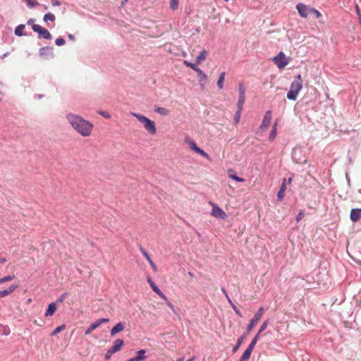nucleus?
<instances>
[{"instance_id": "nucleus-1", "label": "nucleus", "mask_w": 361, "mask_h": 361, "mask_svg": "<svg viewBox=\"0 0 361 361\" xmlns=\"http://www.w3.org/2000/svg\"><path fill=\"white\" fill-rule=\"evenodd\" d=\"M66 119L71 127L80 135L88 137L91 135L93 125L79 115L69 113Z\"/></svg>"}, {"instance_id": "nucleus-2", "label": "nucleus", "mask_w": 361, "mask_h": 361, "mask_svg": "<svg viewBox=\"0 0 361 361\" xmlns=\"http://www.w3.org/2000/svg\"><path fill=\"white\" fill-rule=\"evenodd\" d=\"M264 312V307H259L257 312L255 314L254 317L250 319V322L247 325L246 330L244 334L238 338L235 345L233 348V353H235L238 348L240 347L242 343H243L244 339L247 337L251 330L254 328V326L257 324L259 320L261 319L263 313Z\"/></svg>"}, {"instance_id": "nucleus-3", "label": "nucleus", "mask_w": 361, "mask_h": 361, "mask_svg": "<svg viewBox=\"0 0 361 361\" xmlns=\"http://www.w3.org/2000/svg\"><path fill=\"white\" fill-rule=\"evenodd\" d=\"M131 114L143 124L144 128L149 134L154 135L157 133L156 125L153 121L137 113L132 112Z\"/></svg>"}, {"instance_id": "nucleus-4", "label": "nucleus", "mask_w": 361, "mask_h": 361, "mask_svg": "<svg viewBox=\"0 0 361 361\" xmlns=\"http://www.w3.org/2000/svg\"><path fill=\"white\" fill-rule=\"evenodd\" d=\"M272 60L279 69L283 68L288 63V59L283 51H280Z\"/></svg>"}, {"instance_id": "nucleus-5", "label": "nucleus", "mask_w": 361, "mask_h": 361, "mask_svg": "<svg viewBox=\"0 0 361 361\" xmlns=\"http://www.w3.org/2000/svg\"><path fill=\"white\" fill-rule=\"evenodd\" d=\"M32 30L35 32L38 33V38L39 39H51V35L50 32L43 27L39 25H32Z\"/></svg>"}, {"instance_id": "nucleus-6", "label": "nucleus", "mask_w": 361, "mask_h": 361, "mask_svg": "<svg viewBox=\"0 0 361 361\" xmlns=\"http://www.w3.org/2000/svg\"><path fill=\"white\" fill-rule=\"evenodd\" d=\"M210 204L212 206V209L211 214L218 219H224L226 217V212L219 207H218L216 204L209 202Z\"/></svg>"}, {"instance_id": "nucleus-7", "label": "nucleus", "mask_w": 361, "mask_h": 361, "mask_svg": "<svg viewBox=\"0 0 361 361\" xmlns=\"http://www.w3.org/2000/svg\"><path fill=\"white\" fill-rule=\"evenodd\" d=\"M302 80L301 78V75L298 74L295 78L293 81L292 82L290 85V90L297 92L298 94L300 92V91L302 90Z\"/></svg>"}, {"instance_id": "nucleus-8", "label": "nucleus", "mask_w": 361, "mask_h": 361, "mask_svg": "<svg viewBox=\"0 0 361 361\" xmlns=\"http://www.w3.org/2000/svg\"><path fill=\"white\" fill-rule=\"evenodd\" d=\"M109 322V319L108 318H101L96 321H94L93 323L91 324V325L85 330V334L89 335L93 330L98 328L103 323H107Z\"/></svg>"}, {"instance_id": "nucleus-9", "label": "nucleus", "mask_w": 361, "mask_h": 361, "mask_svg": "<svg viewBox=\"0 0 361 361\" xmlns=\"http://www.w3.org/2000/svg\"><path fill=\"white\" fill-rule=\"evenodd\" d=\"M296 8L300 16L302 18H306L308 15L310 14L311 7L307 6L304 4H298Z\"/></svg>"}, {"instance_id": "nucleus-10", "label": "nucleus", "mask_w": 361, "mask_h": 361, "mask_svg": "<svg viewBox=\"0 0 361 361\" xmlns=\"http://www.w3.org/2000/svg\"><path fill=\"white\" fill-rule=\"evenodd\" d=\"M271 121V111L269 110V111H266V113L264 116L262 122L260 126V128L263 130L264 128L268 127L270 125Z\"/></svg>"}, {"instance_id": "nucleus-11", "label": "nucleus", "mask_w": 361, "mask_h": 361, "mask_svg": "<svg viewBox=\"0 0 361 361\" xmlns=\"http://www.w3.org/2000/svg\"><path fill=\"white\" fill-rule=\"evenodd\" d=\"M39 54L41 56L54 57L53 48L51 47H44L39 49Z\"/></svg>"}, {"instance_id": "nucleus-12", "label": "nucleus", "mask_w": 361, "mask_h": 361, "mask_svg": "<svg viewBox=\"0 0 361 361\" xmlns=\"http://www.w3.org/2000/svg\"><path fill=\"white\" fill-rule=\"evenodd\" d=\"M124 329V324L123 322H118L111 329L110 334L111 336H114L116 334L123 331Z\"/></svg>"}, {"instance_id": "nucleus-13", "label": "nucleus", "mask_w": 361, "mask_h": 361, "mask_svg": "<svg viewBox=\"0 0 361 361\" xmlns=\"http://www.w3.org/2000/svg\"><path fill=\"white\" fill-rule=\"evenodd\" d=\"M350 217L352 221H357L361 218V209H352Z\"/></svg>"}, {"instance_id": "nucleus-14", "label": "nucleus", "mask_w": 361, "mask_h": 361, "mask_svg": "<svg viewBox=\"0 0 361 361\" xmlns=\"http://www.w3.org/2000/svg\"><path fill=\"white\" fill-rule=\"evenodd\" d=\"M124 344V341L121 338H117L114 341L113 345L110 348L113 352L116 353L119 351Z\"/></svg>"}, {"instance_id": "nucleus-15", "label": "nucleus", "mask_w": 361, "mask_h": 361, "mask_svg": "<svg viewBox=\"0 0 361 361\" xmlns=\"http://www.w3.org/2000/svg\"><path fill=\"white\" fill-rule=\"evenodd\" d=\"M140 252L142 254V255L145 257V259L147 260V262L149 263L150 266L152 267V269L154 271H157V268L156 264L153 262L152 259L150 258L149 255L147 252V251L142 247H140Z\"/></svg>"}, {"instance_id": "nucleus-16", "label": "nucleus", "mask_w": 361, "mask_h": 361, "mask_svg": "<svg viewBox=\"0 0 361 361\" xmlns=\"http://www.w3.org/2000/svg\"><path fill=\"white\" fill-rule=\"evenodd\" d=\"M18 286L17 285H11L7 289L1 290L0 291V298H4V297L10 295L13 292H14L18 288Z\"/></svg>"}, {"instance_id": "nucleus-17", "label": "nucleus", "mask_w": 361, "mask_h": 361, "mask_svg": "<svg viewBox=\"0 0 361 361\" xmlns=\"http://www.w3.org/2000/svg\"><path fill=\"white\" fill-rule=\"evenodd\" d=\"M253 349L254 348H252L251 346L248 345V347L244 351L243 354L242 355L238 361H247L251 355Z\"/></svg>"}, {"instance_id": "nucleus-18", "label": "nucleus", "mask_w": 361, "mask_h": 361, "mask_svg": "<svg viewBox=\"0 0 361 361\" xmlns=\"http://www.w3.org/2000/svg\"><path fill=\"white\" fill-rule=\"evenodd\" d=\"M286 190V179H284L281 185L280 190L277 194V199L279 200H281L283 198L284 192H285Z\"/></svg>"}, {"instance_id": "nucleus-19", "label": "nucleus", "mask_w": 361, "mask_h": 361, "mask_svg": "<svg viewBox=\"0 0 361 361\" xmlns=\"http://www.w3.org/2000/svg\"><path fill=\"white\" fill-rule=\"evenodd\" d=\"M196 72L199 76L200 78V87L201 89H204V85L202 84V82H204L207 79V75L199 68L197 70H196Z\"/></svg>"}, {"instance_id": "nucleus-20", "label": "nucleus", "mask_w": 361, "mask_h": 361, "mask_svg": "<svg viewBox=\"0 0 361 361\" xmlns=\"http://www.w3.org/2000/svg\"><path fill=\"white\" fill-rule=\"evenodd\" d=\"M56 310V305L54 302H51L49 305L47 310L45 312V317H51Z\"/></svg>"}, {"instance_id": "nucleus-21", "label": "nucleus", "mask_w": 361, "mask_h": 361, "mask_svg": "<svg viewBox=\"0 0 361 361\" xmlns=\"http://www.w3.org/2000/svg\"><path fill=\"white\" fill-rule=\"evenodd\" d=\"M146 350H140L136 353V356L133 357L135 361H143L146 359Z\"/></svg>"}, {"instance_id": "nucleus-22", "label": "nucleus", "mask_w": 361, "mask_h": 361, "mask_svg": "<svg viewBox=\"0 0 361 361\" xmlns=\"http://www.w3.org/2000/svg\"><path fill=\"white\" fill-rule=\"evenodd\" d=\"M208 53L206 50H202L200 54L197 56L196 58V63H202L204 60H205L207 56Z\"/></svg>"}, {"instance_id": "nucleus-23", "label": "nucleus", "mask_w": 361, "mask_h": 361, "mask_svg": "<svg viewBox=\"0 0 361 361\" xmlns=\"http://www.w3.org/2000/svg\"><path fill=\"white\" fill-rule=\"evenodd\" d=\"M25 27V26L23 24H20V25H18L15 28V31H14L15 35L18 37H21V36L25 35V34H24L23 32Z\"/></svg>"}, {"instance_id": "nucleus-24", "label": "nucleus", "mask_w": 361, "mask_h": 361, "mask_svg": "<svg viewBox=\"0 0 361 361\" xmlns=\"http://www.w3.org/2000/svg\"><path fill=\"white\" fill-rule=\"evenodd\" d=\"M226 73L222 72L220 73L219 79L217 80V86L221 90L224 87V81L225 79Z\"/></svg>"}, {"instance_id": "nucleus-25", "label": "nucleus", "mask_w": 361, "mask_h": 361, "mask_svg": "<svg viewBox=\"0 0 361 361\" xmlns=\"http://www.w3.org/2000/svg\"><path fill=\"white\" fill-rule=\"evenodd\" d=\"M151 288L162 299H166V295L160 290L155 283H152Z\"/></svg>"}, {"instance_id": "nucleus-26", "label": "nucleus", "mask_w": 361, "mask_h": 361, "mask_svg": "<svg viewBox=\"0 0 361 361\" xmlns=\"http://www.w3.org/2000/svg\"><path fill=\"white\" fill-rule=\"evenodd\" d=\"M154 111H155V112H157L162 116H167L169 114V111L167 109L164 108V107H156L154 109Z\"/></svg>"}, {"instance_id": "nucleus-27", "label": "nucleus", "mask_w": 361, "mask_h": 361, "mask_svg": "<svg viewBox=\"0 0 361 361\" xmlns=\"http://www.w3.org/2000/svg\"><path fill=\"white\" fill-rule=\"evenodd\" d=\"M298 93L295 92H293L292 90H289L286 94V97L289 99V100H292V101H295L296 99H297V97H298Z\"/></svg>"}, {"instance_id": "nucleus-28", "label": "nucleus", "mask_w": 361, "mask_h": 361, "mask_svg": "<svg viewBox=\"0 0 361 361\" xmlns=\"http://www.w3.org/2000/svg\"><path fill=\"white\" fill-rule=\"evenodd\" d=\"M55 19H56L55 16L51 13H47L43 17V20L44 22H47L49 20L54 22L55 20Z\"/></svg>"}, {"instance_id": "nucleus-29", "label": "nucleus", "mask_w": 361, "mask_h": 361, "mask_svg": "<svg viewBox=\"0 0 361 361\" xmlns=\"http://www.w3.org/2000/svg\"><path fill=\"white\" fill-rule=\"evenodd\" d=\"M276 126H277V123L275 122L274 124L272 126V129L269 133V140H274L276 136Z\"/></svg>"}, {"instance_id": "nucleus-30", "label": "nucleus", "mask_w": 361, "mask_h": 361, "mask_svg": "<svg viewBox=\"0 0 361 361\" xmlns=\"http://www.w3.org/2000/svg\"><path fill=\"white\" fill-rule=\"evenodd\" d=\"M183 63L187 67L191 68L195 72H196V70H197L199 68V67H197V63H196V62L195 63H191V62L188 61H184Z\"/></svg>"}, {"instance_id": "nucleus-31", "label": "nucleus", "mask_w": 361, "mask_h": 361, "mask_svg": "<svg viewBox=\"0 0 361 361\" xmlns=\"http://www.w3.org/2000/svg\"><path fill=\"white\" fill-rule=\"evenodd\" d=\"M25 1L29 8H32L39 4L36 0H25Z\"/></svg>"}, {"instance_id": "nucleus-32", "label": "nucleus", "mask_w": 361, "mask_h": 361, "mask_svg": "<svg viewBox=\"0 0 361 361\" xmlns=\"http://www.w3.org/2000/svg\"><path fill=\"white\" fill-rule=\"evenodd\" d=\"M260 334H259V331H258L257 334L252 338V340L251 343H250L249 346H251L252 348H255L257 342L258 341V340L259 338Z\"/></svg>"}, {"instance_id": "nucleus-33", "label": "nucleus", "mask_w": 361, "mask_h": 361, "mask_svg": "<svg viewBox=\"0 0 361 361\" xmlns=\"http://www.w3.org/2000/svg\"><path fill=\"white\" fill-rule=\"evenodd\" d=\"M245 102V97L239 96L238 104H237V109L243 110V104Z\"/></svg>"}, {"instance_id": "nucleus-34", "label": "nucleus", "mask_w": 361, "mask_h": 361, "mask_svg": "<svg viewBox=\"0 0 361 361\" xmlns=\"http://www.w3.org/2000/svg\"><path fill=\"white\" fill-rule=\"evenodd\" d=\"M242 111L243 110H240V109H237L235 114V116H234V123L235 124H238L239 121H240V118L241 116V114H242Z\"/></svg>"}, {"instance_id": "nucleus-35", "label": "nucleus", "mask_w": 361, "mask_h": 361, "mask_svg": "<svg viewBox=\"0 0 361 361\" xmlns=\"http://www.w3.org/2000/svg\"><path fill=\"white\" fill-rule=\"evenodd\" d=\"M269 324V319L265 320L260 326V328L259 329V334H261L262 332H263L267 329Z\"/></svg>"}, {"instance_id": "nucleus-36", "label": "nucleus", "mask_w": 361, "mask_h": 361, "mask_svg": "<svg viewBox=\"0 0 361 361\" xmlns=\"http://www.w3.org/2000/svg\"><path fill=\"white\" fill-rule=\"evenodd\" d=\"M13 279H14V276H6L3 278H1L0 279V285L5 282L12 281Z\"/></svg>"}, {"instance_id": "nucleus-37", "label": "nucleus", "mask_w": 361, "mask_h": 361, "mask_svg": "<svg viewBox=\"0 0 361 361\" xmlns=\"http://www.w3.org/2000/svg\"><path fill=\"white\" fill-rule=\"evenodd\" d=\"M65 328V326L64 325H61V326H59L58 327H56L51 334V336H55L57 334H59V332H61L62 330H63Z\"/></svg>"}, {"instance_id": "nucleus-38", "label": "nucleus", "mask_w": 361, "mask_h": 361, "mask_svg": "<svg viewBox=\"0 0 361 361\" xmlns=\"http://www.w3.org/2000/svg\"><path fill=\"white\" fill-rule=\"evenodd\" d=\"M179 0H171L170 1V8L172 10H176L178 8Z\"/></svg>"}, {"instance_id": "nucleus-39", "label": "nucleus", "mask_w": 361, "mask_h": 361, "mask_svg": "<svg viewBox=\"0 0 361 361\" xmlns=\"http://www.w3.org/2000/svg\"><path fill=\"white\" fill-rule=\"evenodd\" d=\"M230 305H231V307L233 308V310H234V312H235V314L237 315H238L239 317H242L243 315H242L240 311L239 310V309L236 307V305L233 302Z\"/></svg>"}, {"instance_id": "nucleus-40", "label": "nucleus", "mask_w": 361, "mask_h": 361, "mask_svg": "<svg viewBox=\"0 0 361 361\" xmlns=\"http://www.w3.org/2000/svg\"><path fill=\"white\" fill-rule=\"evenodd\" d=\"M185 142L190 145L191 149L192 150L195 149V147L197 146L196 143L190 138H186Z\"/></svg>"}, {"instance_id": "nucleus-41", "label": "nucleus", "mask_w": 361, "mask_h": 361, "mask_svg": "<svg viewBox=\"0 0 361 361\" xmlns=\"http://www.w3.org/2000/svg\"><path fill=\"white\" fill-rule=\"evenodd\" d=\"M238 91L239 96L245 97V88L244 87V85L242 83L239 84Z\"/></svg>"}, {"instance_id": "nucleus-42", "label": "nucleus", "mask_w": 361, "mask_h": 361, "mask_svg": "<svg viewBox=\"0 0 361 361\" xmlns=\"http://www.w3.org/2000/svg\"><path fill=\"white\" fill-rule=\"evenodd\" d=\"M229 177L237 182H243L245 180L243 178L238 177L236 174L230 173Z\"/></svg>"}, {"instance_id": "nucleus-43", "label": "nucleus", "mask_w": 361, "mask_h": 361, "mask_svg": "<svg viewBox=\"0 0 361 361\" xmlns=\"http://www.w3.org/2000/svg\"><path fill=\"white\" fill-rule=\"evenodd\" d=\"M66 43V41L62 37H59V38H57L56 40H55V44L57 45V46H63Z\"/></svg>"}, {"instance_id": "nucleus-44", "label": "nucleus", "mask_w": 361, "mask_h": 361, "mask_svg": "<svg viewBox=\"0 0 361 361\" xmlns=\"http://www.w3.org/2000/svg\"><path fill=\"white\" fill-rule=\"evenodd\" d=\"M166 303V305L169 307V308L175 313L176 314V309L173 304L168 300V298L166 297V299H164Z\"/></svg>"}, {"instance_id": "nucleus-45", "label": "nucleus", "mask_w": 361, "mask_h": 361, "mask_svg": "<svg viewBox=\"0 0 361 361\" xmlns=\"http://www.w3.org/2000/svg\"><path fill=\"white\" fill-rule=\"evenodd\" d=\"M311 13H313L315 16L316 18H319L321 17L320 12L315 9L314 8H311L310 14Z\"/></svg>"}, {"instance_id": "nucleus-46", "label": "nucleus", "mask_w": 361, "mask_h": 361, "mask_svg": "<svg viewBox=\"0 0 361 361\" xmlns=\"http://www.w3.org/2000/svg\"><path fill=\"white\" fill-rule=\"evenodd\" d=\"M115 353L114 352L112 351V350L111 348H109L106 355H105V359L106 360H109L111 358V357L112 356V355Z\"/></svg>"}, {"instance_id": "nucleus-47", "label": "nucleus", "mask_w": 361, "mask_h": 361, "mask_svg": "<svg viewBox=\"0 0 361 361\" xmlns=\"http://www.w3.org/2000/svg\"><path fill=\"white\" fill-rule=\"evenodd\" d=\"M68 294L66 293H63L57 300L58 302H62L67 297Z\"/></svg>"}, {"instance_id": "nucleus-48", "label": "nucleus", "mask_w": 361, "mask_h": 361, "mask_svg": "<svg viewBox=\"0 0 361 361\" xmlns=\"http://www.w3.org/2000/svg\"><path fill=\"white\" fill-rule=\"evenodd\" d=\"M200 155H201L202 157H204V158H206V159H207L209 160L211 159V158L209 157V154L207 152H205L204 150H202V152H200Z\"/></svg>"}, {"instance_id": "nucleus-49", "label": "nucleus", "mask_w": 361, "mask_h": 361, "mask_svg": "<svg viewBox=\"0 0 361 361\" xmlns=\"http://www.w3.org/2000/svg\"><path fill=\"white\" fill-rule=\"evenodd\" d=\"M302 216H303V212H302V211H300V212L298 214V215H297V216H296V221H297V222H299V221L301 220V219L302 218Z\"/></svg>"}, {"instance_id": "nucleus-50", "label": "nucleus", "mask_w": 361, "mask_h": 361, "mask_svg": "<svg viewBox=\"0 0 361 361\" xmlns=\"http://www.w3.org/2000/svg\"><path fill=\"white\" fill-rule=\"evenodd\" d=\"M51 5L53 6H59L61 5V3L58 0H51Z\"/></svg>"}, {"instance_id": "nucleus-51", "label": "nucleus", "mask_w": 361, "mask_h": 361, "mask_svg": "<svg viewBox=\"0 0 361 361\" xmlns=\"http://www.w3.org/2000/svg\"><path fill=\"white\" fill-rule=\"evenodd\" d=\"M99 114L100 115H102V116H104V118H110V115L107 113V112H105V111H99Z\"/></svg>"}, {"instance_id": "nucleus-52", "label": "nucleus", "mask_w": 361, "mask_h": 361, "mask_svg": "<svg viewBox=\"0 0 361 361\" xmlns=\"http://www.w3.org/2000/svg\"><path fill=\"white\" fill-rule=\"evenodd\" d=\"M35 18H30L27 20V25H31L32 26L33 25H35Z\"/></svg>"}, {"instance_id": "nucleus-53", "label": "nucleus", "mask_w": 361, "mask_h": 361, "mask_svg": "<svg viewBox=\"0 0 361 361\" xmlns=\"http://www.w3.org/2000/svg\"><path fill=\"white\" fill-rule=\"evenodd\" d=\"M202 149H200L198 146L195 147L193 151L200 154V152H202Z\"/></svg>"}, {"instance_id": "nucleus-54", "label": "nucleus", "mask_w": 361, "mask_h": 361, "mask_svg": "<svg viewBox=\"0 0 361 361\" xmlns=\"http://www.w3.org/2000/svg\"><path fill=\"white\" fill-rule=\"evenodd\" d=\"M202 149H200L198 146L195 147L193 151L200 154V152H202Z\"/></svg>"}, {"instance_id": "nucleus-55", "label": "nucleus", "mask_w": 361, "mask_h": 361, "mask_svg": "<svg viewBox=\"0 0 361 361\" xmlns=\"http://www.w3.org/2000/svg\"><path fill=\"white\" fill-rule=\"evenodd\" d=\"M202 149H200L198 146L195 147L193 151L200 154V152H202Z\"/></svg>"}, {"instance_id": "nucleus-56", "label": "nucleus", "mask_w": 361, "mask_h": 361, "mask_svg": "<svg viewBox=\"0 0 361 361\" xmlns=\"http://www.w3.org/2000/svg\"><path fill=\"white\" fill-rule=\"evenodd\" d=\"M202 149H200L198 146L195 147L193 151L200 154V152H202Z\"/></svg>"}, {"instance_id": "nucleus-57", "label": "nucleus", "mask_w": 361, "mask_h": 361, "mask_svg": "<svg viewBox=\"0 0 361 361\" xmlns=\"http://www.w3.org/2000/svg\"><path fill=\"white\" fill-rule=\"evenodd\" d=\"M68 39H69L70 40H72V41H74V40H75V37H74V35H72V34H69V35H68Z\"/></svg>"}, {"instance_id": "nucleus-58", "label": "nucleus", "mask_w": 361, "mask_h": 361, "mask_svg": "<svg viewBox=\"0 0 361 361\" xmlns=\"http://www.w3.org/2000/svg\"><path fill=\"white\" fill-rule=\"evenodd\" d=\"M147 283H149V285L150 286V287L152 286V283H154L153 282V281L152 280V279H151V278H149V277H148V278H147Z\"/></svg>"}, {"instance_id": "nucleus-59", "label": "nucleus", "mask_w": 361, "mask_h": 361, "mask_svg": "<svg viewBox=\"0 0 361 361\" xmlns=\"http://www.w3.org/2000/svg\"><path fill=\"white\" fill-rule=\"evenodd\" d=\"M226 296V298L227 299L228 302H229V304H231L232 302L230 297L228 296V293H226V295H225Z\"/></svg>"}, {"instance_id": "nucleus-60", "label": "nucleus", "mask_w": 361, "mask_h": 361, "mask_svg": "<svg viewBox=\"0 0 361 361\" xmlns=\"http://www.w3.org/2000/svg\"><path fill=\"white\" fill-rule=\"evenodd\" d=\"M226 296V298L227 299L228 302H229V304H231L232 302L230 297L228 296V293H226V295H225Z\"/></svg>"}, {"instance_id": "nucleus-61", "label": "nucleus", "mask_w": 361, "mask_h": 361, "mask_svg": "<svg viewBox=\"0 0 361 361\" xmlns=\"http://www.w3.org/2000/svg\"><path fill=\"white\" fill-rule=\"evenodd\" d=\"M292 181V178H289L288 179H286V185L287 184H290Z\"/></svg>"}, {"instance_id": "nucleus-62", "label": "nucleus", "mask_w": 361, "mask_h": 361, "mask_svg": "<svg viewBox=\"0 0 361 361\" xmlns=\"http://www.w3.org/2000/svg\"><path fill=\"white\" fill-rule=\"evenodd\" d=\"M221 291L223 292V293H224V295H226L227 291L226 290L225 288H221Z\"/></svg>"}, {"instance_id": "nucleus-63", "label": "nucleus", "mask_w": 361, "mask_h": 361, "mask_svg": "<svg viewBox=\"0 0 361 361\" xmlns=\"http://www.w3.org/2000/svg\"><path fill=\"white\" fill-rule=\"evenodd\" d=\"M6 262V259L5 258H1L0 259V263H4Z\"/></svg>"}, {"instance_id": "nucleus-64", "label": "nucleus", "mask_w": 361, "mask_h": 361, "mask_svg": "<svg viewBox=\"0 0 361 361\" xmlns=\"http://www.w3.org/2000/svg\"><path fill=\"white\" fill-rule=\"evenodd\" d=\"M195 360V357H192L190 359H188L187 361H193Z\"/></svg>"}]
</instances>
